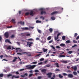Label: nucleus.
<instances>
[{
    "mask_svg": "<svg viewBox=\"0 0 79 79\" xmlns=\"http://www.w3.org/2000/svg\"><path fill=\"white\" fill-rule=\"evenodd\" d=\"M32 63V64H37V61L33 62Z\"/></svg>",
    "mask_w": 79,
    "mask_h": 79,
    "instance_id": "603ef678",
    "label": "nucleus"
},
{
    "mask_svg": "<svg viewBox=\"0 0 79 79\" xmlns=\"http://www.w3.org/2000/svg\"><path fill=\"white\" fill-rule=\"evenodd\" d=\"M35 73H36L37 72L39 73V71L38 70H35Z\"/></svg>",
    "mask_w": 79,
    "mask_h": 79,
    "instance_id": "c03bdc74",
    "label": "nucleus"
},
{
    "mask_svg": "<svg viewBox=\"0 0 79 79\" xmlns=\"http://www.w3.org/2000/svg\"><path fill=\"white\" fill-rule=\"evenodd\" d=\"M72 53H73V51H70L68 52V53L69 54H71Z\"/></svg>",
    "mask_w": 79,
    "mask_h": 79,
    "instance_id": "c9c22d12",
    "label": "nucleus"
},
{
    "mask_svg": "<svg viewBox=\"0 0 79 79\" xmlns=\"http://www.w3.org/2000/svg\"><path fill=\"white\" fill-rule=\"evenodd\" d=\"M59 57V58H60L61 57H65V56L63 55H60Z\"/></svg>",
    "mask_w": 79,
    "mask_h": 79,
    "instance_id": "c85d7f7f",
    "label": "nucleus"
},
{
    "mask_svg": "<svg viewBox=\"0 0 79 79\" xmlns=\"http://www.w3.org/2000/svg\"><path fill=\"white\" fill-rule=\"evenodd\" d=\"M56 61V59H54L53 61H51L52 62H55Z\"/></svg>",
    "mask_w": 79,
    "mask_h": 79,
    "instance_id": "bf43d9fd",
    "label": "nucleus"
},
{
    "mask_svg": "<svg viewBox=\"0 0 79 79\" xmlns=\"http://www.w3.org/2000/svg\"><path fill=\"white\" fill-rule=\"evenodd\" d=\"M14 78H16L17 79H18L19 78V76H15L14 75L12 76V78L14 79Z\"/></svg>",
    "mask_w": 79,
    "mask_h": 79,
    "instance_id": "9d476101",
    "label": "nucleus"
},
{
    "mask_svg": "<svg viewBox=\"0 0 79 79\" xmlns=\"http://www.w3.org/2000/svg\"><path fill=\"white\" fill-rule=\"evenodd\" d=\"M52 42H53V40H52L49 42V44H51V43H52Z\"/></svg>",
    "mask_w": 79,
    "mask_h": 79,
    "instance_id": "37998d69",
    "label": "nucleus"
},
{
    "mask_svg": "<svg viewBox=\"0 0 79 79\" xmlns=\"http://www.w3.org/2000/svg\"><path fill=\"white\" fill-rule=\"evenodd\" d=\"M29 72H30V73H32L33 71L32 70H31L29 71Z\"/></svg>",
    "mask_w": 79,
    "mask_h": 79,
    "instance_id": "69168bd1",
    "label": "nucleus"
},
{
    "mask_svg": "<svg viewBox=\"0 0 79 79\" xmlns=\"http://www.w3.org/2000/svg\"><path fill=\"white\" fill-rule=\"evenodd\" d=\"M42 78V77L41 76H39L38 77V79H40Z\"/></svg>",
    "mask_w": 79,
    "mask_h": 79,
    "instance_id": "6e6d98bb",
    "label": "nucleus"
},
{
    "mask_svg": "<svg viewBox=\"0 0 79 79\" xmlns=\"http://www.w3.org/2000/svg\"><path fill=\"white\" fill-rule=\"evenodd\" d=\"M18 24H21V25H23L24 24V22H20L18 23Z\"/></svg>",
    "mask_w": 79,
    "mask_h": 79,
    "instance_id": "9b49d317",
    "label": "nucleus"
},
{
    "mask_svg": "<svg viewBox=\"0 0 79 79\" xmlns=\"http://www.w3.org/2000/svg\"><path fill=\"white\" fill-rule=\"evenodd\" d=\"M43 50L44 52H46L48 50V49L44 48H43Z\"/></svg>",
    "mask_w": 79,
    "mask_h": 79,
    "instance_id": "f3484780",
    "label": "nucleus"
},
{
    "mask_svg": "<svg viewBox=\"0 0 79 79\" xmlns=\"http://www.w3.org/2000/svg\"><path fill=\"white\" fill-rule=\"evenodd\" d=\"M63 63H67V61L65 60H62L61 61Z\"/></svg>",
    "mask_w": 79,
    "mask_h": 79,
    "instance_id": "a878e982",
    "label": "nucleus"
},
{
    "mask_svg": "<svg viewBox=\"0 0 79 79\" xmlns=\"http://www.w3.org/2000/svg\"><path fill=\"white\" fill-rule=\"evenodd\" d=\"M58 38H59V37L57 36H54V40L55 41H56L57 39H58Z\"/></svg>",
    "mask_w": 79,
    "mask_h": 79,
    "instance_id": "f8f14e48",
    "label": "nucleus"
},
{
    "mask_svg": "<svg viewBox=\"0 0 79 79\" xmlns=\"http://www.w3.org/2000/svg\"><path fill=\"white\" fill-rule=\"evenodd\" d=\"M17 59H18V58L17 57H14V59L12 61V62H15V61H16V60H17Z\"/></svg>",
    "mask_w": 79,
    "mask_h": 79,
    "instance_id": "2eb2a0df",
    "label": "nucleus"
},
{
    "mask_svg": "<svg viewBox=\"0 0 79 79\" xmlns=\"http://www.w3.org/2000/svg\"><path fill=\"white\" fill-rule=\"evenodd\" d=\"M76 46H77V44H74V45L72 47V48H74V47Z\"/></svg>",
    "mask_w": 79,
    "mask_h": 79,
    "instance_id": "79ce46f5",
    "label": "nucleus"
},
{
    "mask_svg": "<svg viewBox=\"0 0 79 79\" xmlns=\"http://www.w3.org/2000/svg\"><path fill=\"white\" fill-rule=\"evenodd\" d=\"M79 39V36H78L77 37V38H76V40H78Z\"/></svg>",
    "mask_w": 79,
    "mask_h": 79,
    "instance_id": "680f3d73",
    "label": "nucleus"
},
{
    "mask_svg": "<svg viewBox=\"0 0 79 79\" xmlns=\"http://www.w3.org/2000/svg\"><path fill=\"white\" fill-rule=\"evenodd\" d=\"M17 55H22V53H17Z\"/></svg>",
    "mask_w": 79,
    "mask_h": 79,
    "instance_id": "774afa93",
    "label": "nucleus"
},
{
    "mask_svg": "<svg viewBox=\"0 0 79 79\" xmlns=\"http://www.w3.org/2000/svg\"><path fill=\"white\" fill-rule=\"evenodd\" d=\"M27 45H28L29 47H31L33 44V43L31 42H27Z\"/></svg>",
    "mask_w": 79,
    "mask_h": 79,
    "instance_id": "39448f33",
    "label": "nucleus"
},
{
    "mask_svg": "<svg viewBox=\"0 0 79 79\" xmlns=\"http://www.w3.org/2000/svg\"><path fill=\"white\" fill-rule=\"evenodd\" d=\"M47 70L45 69H44L41 70V73L43 74H46V71Z\"/></svg>",
    "mask_w": 79,
    "mask_h": 79,
    "instance_id": "20e7f679",
    "label": "nucleus"
},
{
    "mask_svg": "<svg viewBox=\"0 0 79 79\" xmlns=\"http://www.w3.org/2000/svg\"><path fill=\"white\" fill-rule=\"evenodd\" d=\"M63 34V33L60 32V33H59L57 35V36L58 37H59L60 35Z\"/></svg>",
    "mask_w": 79,
    "mask_h": 79,
    "instance_id": "412c9836",
    "label": "nucleus"
},
{
    "mask_svg": "<svg viewBox=\"0 0 79 79\" xmlns=\"http://www.w3.org/2000/svg\"><path fill=\"white\" fill-rule=\"evenodd\" d=\"M73 74H74L75 76L77 75V72H73Z\"/></svg>",
    "mask_w": 79,
    "mask_h": 79,
    "instance_id": "72a5a7b5",
    "label": "nucleus"
},
{
    "mask_svg": "<svg viewBox=\"0 0 79 79\" xmlns=\"http://www.w3.org/2000/svg\"><path fill=\"white\" fill-rule=\"evenodd\" d=\"M44 59L43 58H41L40 60V61H44Z\"/></svg>",
    "mask_w": 79,
    "mask_h": 79,
    "instance_id": "09e8293b",
    "label": "nucleus"
},
{
    "mask_svg": "<svg viewBox=\"0 0 79 79\" xmlns=\"http://www.w3.org/2000/svg\"><path fill=\"white\" fill-rule=\"evenodd\" d=\"M77 35V33H75L74 37H76Z\"/></svg>",
    "mask_w": 79,
    "mask_h": 79,
    "instance_id": "3c124183",
    "label": "nucleus"
},
{
    "mask_svg": "<svg viewBox=\"0 0 79 79\" xmlns=\"http://www.w3.org/2000/svg\"><path fill=\"white\" fill-rule=\"evenodd\" d=\"M4 35H5V37H6V38H8V36H9L8 33L7 32L5 33Z\"/></svg>",
    "mask_w": 79,
    "mask_h": 79,
    "instance_id": "6e6552de",
    "label": "nucleus"
},
{
    "mask_svg": "<svg viewBox=\"0 0 79 79\" xmlns=\"http://www.w3.org/2000/svg\"><path fill=\"white\" fill-rule=\"evenodd\" d=\"M30 33H28L26 34L27 36H30Z\"/></svg>",
    "mask_w": 79,
    "mask_h": 79,
    "instance_id": "864d4df0",
    "label": "nucleus"
},
{
    "mask_svg": "<svg viewBox=\"0 0 79 79\" xmlns=\"http://www.w3.org/2000/svg\"><path fill=\"white\" fill-rule=\"evenodd\" d=\"M44 10V8H41L39 9V11H41V15H43V14H46V12L45 11H43Z\"/></svg>",
    "mask_w": 79,
    "mask_h": 79,
    "instance_id": "7ed1b4c3",
    "label": "nucleus"
},
{
    "mask_svg": "<svg viewBox=\"0 0 79 79\" xmlns=\"http://www.w3.org/2000/svg\"><path fill=\"white\" fill-rule=\"evenodd\" d=\"M55 64L56 65V67H57V68L59 67V65H58V63H56Z\"/></svg>",
    "mask_w": 79,
    "mask_h": 79,
    "instance_id": "58836bf2",
    "label": "nucleus"
},
{
    "mask_svg": "<svg viewBox=\"0 0 79 79\" xmlns=\"http://www.w3.org/2000/svg\"><path fill=\"white\" fill-rule=\"evenodd\" d=\"M12 22L13 23H15L16 22L15 21V19H12L11 20Z\"/></svg>",
    "mask_w": 79,
    "mask_h": 79,
    "instance_id": "4be33fe9",
    "label": "nucleus"
},
{
    "mask_svg": "<svg viewBox=\"0 0 79 79\" xmlns=\"http://www.w3.org/2000/svg\"><path fill=\"white\" fill-rule=\"evenodd\" d=\"M59 76L60 78H63V76H61V74H59Z\"/></svg>",
    "mask_w": 79,
    "mask_h": 79,
    "instance_id": "473e14b6",
    "label": "nucleus"
},
{
    "mask_svg": "<svg viewBox=\"0 0 79 79\" xmlns=\"http://www.w3.org/2000/svg\"><path fill=\"white\" fill-rule=\"evenodd\" d=\"M25 69H22L20 70H19V71H24V70H25Z\"/></svg>",
    "mask_w": 79,
    "mask_h": 79,
    "instance_id": "ea45409f",
    "label": "nucleus"
},
{
    "mask_svg": "<svg viewBox=\"0 0 79 79\" xmlns=\"http://www.w3.org/2000/svg\"><path fill=\"white\" fill-rule=\"evenodd\" d=\"M32 75H33V74H32V73L30 74L29 75V77H31V76H32Z\"/></svg>",
    "mask_w": 79,
    "mask_h": 79,
    "instance_id": "49530a36",
    "label": "nucleus"
},
{
    "mask_svg": "<svg viewBox=\"0 0 79 79\" xmlns=\"http://www.w3.org/2000/svg\"><path fill=\"white\" fill-rule=\"evenodd\" d=\"M70 40H68L66 41V44H70Z\"/></svg>",
    "mask_w": 79,
    "mask_h": 79,
    "instance_id": "cd10ccee",
    "label": "nucleus"
},
{
    "mask_svg": "<svg viewBox=\"0 0 79 79\" xmlns=\"http://www.w3.org/2000/svg\"><path fill=\"white\" fill-rule=\"evenodd\" d=\"M58 13H60V12L58 11H54L52 13L51 15H55V14H58Z\"/></svg>",
    "mask_w": 79,
    "mask_h": 79,
    "instance_id": "0eeeda50",
    "label": "nucleus"
},
{
    "mask_svg": "<svg viewBox=\"0 0 79 79\" xmlns=\"http://www.w3.org/2000/svg\"><path fill=\"white\" fill-rule=\"evenodd\" d=\"M16 43H17V44L18 45H20V42H16Z\"/></svg>",
    "mask_w": 79,
    "mask_h": 79,
    "instance_id": "052dcab7",
    "label": "nucleus"
},
{
    "mask_svg": "<svg viewBox=\"0 0 79 79\" xmlns=\"http://www.w3.org/2000/svg\"><path fill=\"white\" fill-rule=\"evenodd\" d=\"M51 19L52 20H53V21H54L55 19V18L54 17V16H52L51 17Z\"/></svg>",
    "mask_w": 79,
    "mask_h": 79,
    "instance_id": "bb28decb",
    "label": "nucleus"
},
{
    "mask_svg": "<svg viewBox=\"0 0 79 79\" xmlns=\"http://www.w3.org/2000/svg\"><path fill=\"white\" fill-rule=\"evenodd\" d=\"M65 36H62V38L63 40H65Z\"/></svg>",
    "mask_w": 79,
    "mask_h": 79,
    "instance_id": "4c0bfd02",
    "label": "nucleus"
},
{
    "mask_svg": "<svg viewBox=\"0 0 79 79\" xmlns=\"http://www.w3.org/2000/svg\"><path fill=\"white\" fill-rule=\"evenodd\" d=\"M73 55H70V58H71V57H73Z\"/></svg>",
    "mask_w": 79,
    "mask_h": 79,
    "instance_id": "338daca9",
    "label": "nucleus"
},
{
    "mask_svg": "<svg viewBox=\"0 0 79 79\" xmlns=\"http://www.w3.org/2000/svg\"><path fill=\"white\" fill-rule=\"evenodd\" d=\"M18 50H19V51L20 52H21L22 51V50H21V49H20V48H16V52H18Z\"/></svg>",
    "mask_w": 79,
    "mask_h": 79,
    "instance_id": "dca6fc26",
    "label": "nucleus"
},
{
    "mask_svg": "<svg viewBox=\"0 0 79 79\" xmlns=\"http://www.w3.org/2000/svg\"><path fill=\"white\" fill-rule=\"evenodd\" d=\"M43 64V62H41L39 63L38 64L39 65H40V64Z\"/></svg>",
    "mask_w": 79,
    "mask_h": 79,
    "instance_id": "a18cd8bd",
    "label": "nucleus"
},
{
    "mask_svg": "<svg viewBox=\"0 0 79 79\" xmlns=\"http://www.w3.org/2000/svg\"><path fill=\"white\" fill-rule=\"evenodd\" d=\"M5 42H8V43H9V44L11 43V42L9 40H8V39L6 40Z\"/></svg>",
    "mask_w": 79,
    "mask_h": 79,
    "instance_id": "ddd939ff",
    "label": "nucleus"
},
{
    "mask_svg": "<svg viewBox=\"0 0 79 79\" xmlns=\"http://www.w3.org/2000/svg\"><path fill=\"white\" fill-rule=\"evenodd\" d=\"M56 48H61L59 46H56Z\"/></svg>",
    "mask_w": 79,
    "mask_h": 79,
    "instance_id": "4d7b16f0",
    "label": "nucleus"
},
{
    "mask_svg": "<svg viewBox=\"0 0 79 79\" xmlns=\"http://www.w3.org/2000/svg\"><path fill=\"white\" fill-rule=\"evenodd\" d=\"M68 77L69 78H73V75L72 74H69L68 75Z\"/></svg>",
    "mask_w": 79,
    "mask_h": 79,
    "instance_id": "423d86ee",
    "label": "nucleus"
},
{
    "mask_svg": "<svg viewBox=\"0 0 79 79\" xmlns=\"http://www.w3.org/2000/svg\"><path fill=\"white\" fill-rule=\"evenodd\" d=\"M55 71H60V70L59 69H56V70H55Z\"/></svg>",
    "mask_w": 79,
    "mask_h": 79,
    "instance_id": "0e129e2a",
    "label": "nucleus"
},
{
    "mask_svg": "<svg viewBox=\"0 0 79 79\" xmlns=\"http://www.w3.org/2000/svg\"><path fill=\"white\" fill-rule=\"evenodd\" d=\"M11 46H9L7 48V50H10V49H11Z\"/></svg>",
    "mask_w": 79,
    "mask_h": 79,
    "instance_id": "c756f323",
    "label": "nucleus"
},
{
    "mask_svg": "<svg viewBox=\"0 0 79 79\" xmlns=\"http://www.w3.org/2000/svg\"><path fill=\"white\" fill-rule=\"evenodd\" d=\"M28 75V74L27 73H25L24 74V76H25V77H26V76H27Z\"/></svg>",
    "mask_w": 79,
    "mask_h": 79,
    "instance_id": "de8ad7c7",
    "label": "nucleus"
},
{
    "mask_svg": "<svg viewBox=\"0 0 79 79\" xmlns=\"http://www.w3.org/2000/svg\"><path fill=\"white\" fill-rule=\"evenodd\" d=\"M11 38H13L14 37H15V35H12L11 36Z\"/></svg>",
    "mask_w": 79,
    "mask_h": 79,
    "instance_id": "5fc2aeb1",
    "label": "nucleus"
},
{
    "mask_svg": "<svg viewBox=\"0 0 79 79\" xmlns=\"http://www.w3.org/2000/svg\"><path fill=\"white\" fill-rule=\"evenodd\" d=\"M49 31L51 33H52L53 32V29L52 28H50L49 29Z\"/></svg>",
    "mask_w": 79,
    "mask_h": 79,
    "instance_id": "aec40b11",
    "label": "nucleus"
},
{
    "mask_svg": "<svg viewBox=\"0 0 79 79\" xmlns=\"http://www.w3.org/2000/svg\"><path fill=\"white\" fill-rule=\"evenodd\" d=\"M63 74L64 76H67L68 74L66 73H63Z\"/></svg>",
    "mask_w": 79,
    "mask_h": 79,
    "instance_id": "13d9d810",
    "label": "nucleus"
},
{
    "mask_svg": "<svg viewBox=\"0 0 79 79\" xmlns=\"http://www.w3.org/2000/svg\"><path fill=\"white\" fill-rule=\"evenodd\" d=\"M52 39V36H48L47 39V40H51Z\"/></svg>",
    "mask_w": 79,
    "mask_h": 79,
    "instance_id": "4468645a",
    "label": "nucleus"
},
{
    "mask_svg": "<svg viewBox=\"0 0 79 79\" xmlns=\"http://www.w3.org/2000/svg\"><path fill=\"white\" fill-rule=\"evenodd\" d=\"M73 43H74L75 44H77V41H76V40H73Z\"/></svg>",
    "mask_w": 79,
    "mask_h": 79,
    "instance_id": "a19ab883",
    "label": "nucleus"
},
{
    "mask_svg": "<svg viewBox=\"0 0 79 79\" xmlns=\"http://www.w3.org/2000/svg\"><path fill=\"white\" fill-rule=\"evenodd\" d=\"M41 21H39V20H37L36 21V23H41Z\"/></svg>",
    "mask_w": 79,
    "mask_h": 79,
    "instance_id": "5701e85b",
    "label": "nucleus"
},
{
    "mask_svg": "<svg viewBox=\"0 0 79 79\" xmlns=\"http://www.w3.org/2000/svg\"><path fill=\"white\" fill-rule=\"evenodd\" d=\"M32 40H33V39L32 38L31 39H28V40H31V41H32Z\"/></svg>",
    "mask_w": 79,
    "mask_h": 79,
    "instance_id": "e2e57ef3",
    "label": "nucleus"
},
{
    "mask_svg": "<svg viewBox=\"0 0 79 79\" xmlns=\"http://www.w3.org/2000/svg\"><path fill=\"white\" fill-rule=\"evenodd\" d=\"M30 14V15L31 16H34V11H31L30 13L29 12H26V13H25V15L26 16H27L28 15H29Z\"/></svg>",
    "mask_w": 79,
    "mask_h": 79,
    "instance_id": "f03ea898",
    "label": "nucleus"
},
{
    "mask_svg": "<svg viewBox=\"0 0 79 79\" xmlns=\"http://www.w3.org/2000/svg\"><path fill=\"white\" fill-rule=\"evenodd\" d=\"M22 29H23L24 30H28V28L27 27H23L22 28Z\"/></svg>",
    "mask_w": 79,
    "mask_h": 79,
    "instance_id": "b1692460",
    "label": "nucleus"
},
{
    "mask_svg": "<svg viewBox=\"0 0 79 79\" xmlns=\"http://www.w3.org/2000/svg\"><path fill=\"white\" fill-rule=\"evenodd\" d=\"M3 76V73H1L0 74V77H2Z\"/></svg>",
    "mask_w": 79,
    "mask_h": 79,
    "instance_id": "f704fd0d",
    "label": "nucleus"
},
{
    "mask_svg": "<svg viewBox=\"0 0 79 79\" xmlns=\"http://www.w3.org/2000/svg\"><path fill=\"white\" fill-rule=\"evenodd\" d=\"M36 40H40V39L39 38L37 37L36 38Z\"/></svg>",
    "mask_w": 79,
    "mask_h": 79,
    "instance_id": "8fccbe9b",
    "label": "nucleus"
},
{
    "mask_svg": "<svg viewBox=\"0 0 79 79\" xmlns=\"http://www.w3.org/2000/svg\"><path fill=\"white\" fill-rule=\"evenodd\" d=\"M37 65H27L26 66V67H27L29 66L27 68V69H33Z\"/></svg>",
    "mask_w": 79,
    "mask_h": 79,
    "instance_id": "f257e3e1",
    "label": "nucleus"
},
{
    "mask_svg": "<svg viewBox=\"0 0 79 79\" xmlns=\"http://www.w3.org/2000/svg\"><path fill=\"white\" fill-rule=\"evenodd\" d=\"M37 31L40 34H41L42 33V31H41V30H40L39 29H38Z\"/></svg>",
    "mask_w": 79,
    "mask_h": 79,
    "instance_id": "2f4dec72",
    "label": "nucleus"
},
{
    "mask_svg": "<svg viewBox=\"0 0 79 79\" xmlns=\"http://www.w3.org/2000/svg\"><path fill=\"white\" fill-rule=\"evenodd\" d=\"M40 19H42L43 20H44L45 19V17L43 16H41L40 17Z\"/></svg>",
    "mask_w": 79,
    "mask_h": 79,
    "instance_id": "393cba45",
    "label": "nucleus"
},
{
    "mask_svg": "<svg viewBox=\"0 0 79 79\" xmlns=\"http://www.w3.org/2000/svg\"><path fill=\"white\" fill-rule=\"evenodd\" d=\"M51 48H53V49L54 51L55 50V48L54 47H53V45L51 46Z\"/></svg>",
    "mask_w": 79,
    "mask_h": 79,
    "instance_id": "7c9ffc66",
    "label": "nucleus"
},
{
    "mask_svg": "<svg viewBox=\"0 0 79 79\" xmlns=\"http://www.w3.org/2000/svg\"><path fill=\"white\" fill-rule=\"evenodd\" d=\"M73 69L74 71H76L77 70V66H75L73 67Z\"/></svg>",
    "mask_w": 79,
    "mask_h": 79,
    "instance_id": "a211bd4d",
    "label": "nucleus"
},
{
    "mask_svg": "<svg viewBox=\"0 0 79 79\" xmlns=\"http://www.w3.org/2000/svg\"><path fill=\"white\" fill-rule=\"evenodd\" d=\"M60 45V47H64V46H65V44H61Z\"/></svg>",
    "mask_w": 79,
    "mask_h": 79,
    "instance_id": "6ab92c4d",
    "label": "nucleus"
},
{
    "mask_svg": "<svg viewBox=\"0 0 79 79\" xmlns=\"http://www.w3.org/2000/svg\"><path fill=\"white\" fill-rule=\"evenodd\" d=\"M10 76H12V75L11 74H9L7 75V77L8 78H9V77H10Z\"/></svg>",
    "mask_w": 79,
    "mask_h": 79,
    "instance_id": "e433bc0d",
    "label": "nucleus"
},
{
    "mask_svg": "<svg viewBox=\"0 0 79 79\" xmlns=\"http://www.w3.org/2000/svg\"><path fill=\"white\" fill-rule=\"evenodd\" d=\"M52 75V73H49L47 74V76H48V77H51Z\"/></svg>",
    "mask_w": 79,
    "mask_h": 79,
    "instance_id": "1a4fd4ad",
    "label": "nucleus"
}]
</instances>
